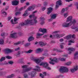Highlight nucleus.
Here are the masks:
<instances>
[{
  "label": "nucleus",
  "instance_id": "nucleus-1",
  "mask_svg": "<svg viewBox=\"0 0 78 78\" xmlns=\"http://www.w3.org/2000/svg\"><path fill=\"white\" fill-rule=\"evenodd\" d=\"M37 17H35L33 20H25L24 23H22L20 24V26L23 27L24 25H27L30 24L31 25H36V24L37 23V21L36 20Z\"/></svg>",
  "mask_w": 78,
  "mask_h": 78
},
{
  "label": "nucleus",
  "instance_id": "nucleus-2",
  "mask_svg": "<svg viewBox=\"0 0 78 78\" xmlns=\"http://www.w3.org/2000/svg\"><path fill=\"white\" fill-rule=\"evenodd\" d=\"M76 23V21L75 19H73V21H71L69 23H65L62 24V27H65V28H67L71 26L72 24H75Z\"/></svg>",
  "mask_w": 78,
  "mask_h": 78
},
{
  "label": "nucleus",
  "instance_id": "nucleus-3",
  "mask_svg": "<svg viewBox=\"0 0 78 78\" xmlns=\"http://www.w3.org/2000/svg\"><path fill=\"white\" fill-rule=\"evenodd\" d=\"M27 67H28V65H24L22 66V68L23 69L22 71L23 73L28 72V71H30L32 69V68H29L25 69V68H27Z\"/></svg>",
  "mask_w": 78,
  "mask_h": 78
},
{
  "label": "nucleus",
  "instance_id": "nucleus-4",
  "mask_svg": "<svg viewBox=\"0 0 78 78\" xmlns=\"http://www.w3.org/2000/svg\"><path fill=\"white\" fill-rule=\"evenodd\" d=\"M59 71L60 73H67L69 71V69L66 67L62 66L60 69Z\"/></svg>",
  "mask_w": 78,
  "mask_h": 78
},
{
  "label": "nucleus",
  "instance_id": "nucleus-5",
  "mask_svg": "<svg viewBox=\"0 0 78 78\" xmlns=\"http://www.w3.org/2000/svg\"><path fill=\"white\" fill-rule=\"evenodd\" d=\"M50 60L51 61L49 62L50 64H52V65H54L55 64V63H54L53 62H58V59L57 58H54L53 59H52L51 58H50Z\"/></svg>",
  "mask_w": 78,
  "mask_h": 78
},
{
  "label": "nucleus",
  "instance_id": "nucleus-6",
  "mask_svg": "<svg viewBox=\"0 0 78 78\" xmlns=\"http://www.w3.org/2000/svg\"><path fill=\"white\" fill-rule=\"evenodd\" d=\"M40 66H43L45 68H47V67H48V64L47 63V62H41V63L40 64Z\"/></svg>",
  "mask_w": 78,
  "mask_h": 78
},
{
  "label": "nucleus",
  "instance_id": "nucleus-7",
  "mask_svg": "<svg viewBox=\"0 0 78 78\" xmlns=\"http://www.w3.org/2000/svg\"><path fill=\"white\" fill-rule=\"evenodd\" d=\"M62 4L61 3V0H59L57 1L56 3V5L55 6V8H58L59 7V5H61Z\"/></svg>",
  "mask_w": 78,
  "mask_h": 78
},
{
  "label": "nucleus",
  "instance_id": "nucleus-8",
  "mask_svg": "<svg viewBox=\"0 0 78 78\" xmlns=\"http://www.w3.org/2000/svg\"><path fill=\"white\" fill-rule=\"evenodd\" d=\"M10 37L12 38H16L17 37V33H14L12 34H10Z\"/></svg>",
  "mask_w": 78,
  "mask_h": 78
},
{
  "label": "nucleus",
  "instance_id": "nucleus-9",
  "mask_svg": "<svg viewBox=\"0 0 78 78\" xmlns=\"http://www.w3.org/2000/svg\"><path fill=\"white\" fill-rule=\"evenodd\" d=\"M19 1L15 0L12 2V4L13 6H17L19 4Z\"/></svg>",
  "mask_w": 78,
  "mask_h": 78
},
{
  "label": "nucleus",
  "instance_id": "nucleus-10",
  "mask_svg": "<svg viewBox=\"0 0 78 78\" xmlns=\"http://www.w3.org/2000/svg\"><path fill=\"white\" fill-rule=\"evenodd\" d=\"M78 69V66H74V69H70L71 72L72 73L75 72V71H76Z\"/></svg>",
  "mask_w": 78,
  "mask_h": 78
},
{
  "label": "nucleus",
  "instance_id": "nucleus-11",
  "mask_svg": "<svg viewBox=\"0 0 78 78\" xmlns=\"http://www.w3.org/2000/svg\"><path fill=\"white\" fill-rule=\"evenodd\" d=\"M53 9L51 7H49L48 9V12H47V14H50L52 12Z\"/></svg>",
  "mask_w": 78,
  "mask_h": 78
},
{
  "label": "nucleus",
  "instance_id": "nucleus-12",
  "mask_svg": "<svg viewBox=\"0 0 78 78\" xmlns=\"http://www.w3.org/2000/svg\"><path fill=\"white\" fill-rule=\"evenodd\" d=\"M39 31L41 32H42L43 33H47V29H42V28H40L39 29Z\"/></svg>",
  "mask_w": 78,
  "mask_h": 78
},
{
  "label": "nucleus",
  "instance_id": "nucleus-13",
  "mask_svg": "<svg viewBox=\"0 0 78 78\" xmlns=\"http://www.w3.org/2000/svg\"><path fill=\"white\" fill-rule=\"evenodd\" d=\"M37 69H33V70L35 71H37V72H41V69H40V67L39 66H36V67Z\"/></svg>",
  "mask_w": 78,
  "mask_h": 78
},
{
  "label": "nucleus",
  "instance_id": "nucleus-14",
  "mask_svg": "<svg viewBox=\"0 0 78 78\" xmlns=\"http://www.w3.org/2000/svg\"><path fill=\"white\" fill-rule=\"evenodd\" d=\"M56 17V15L55 14L52 15L51 17V19L49 20V22H50V21H51L52 19H55Z\"/></svg>",
  "mask_w": 78,
  "mask_h": 78
},
{
  "label": "nucleus",
  "instance_id": "nucleus-15",
  "mask_svg": "<svg viewBox=\"0 0 78 78\" xmlns=\"http://www.w3.org/2000/svg\"><path fill=\"white\" fill-rule=\"evenodd\" d=\"M39 44L41 47H43V46H45L47 45V43H44L42 41H40L39 42Z\"/></svg>",
  "mask_w": 78,
  "mask_h": 78
},
{
  "label": "nucleus",
  "instance_id": "nucleus-16",
  "mask_svg": "<svg viewBox=\"0 0 78 78\" xmlns=\"http://www.w3.org/2000/svg\"><path fill=\"white\" fill-rule=\"evenodd\" d=\"M5 51L7 53H10L13 51V50L9 49V48H7L5 49Z\"/></svg>",
  "mask_w": 78,
  "mask_h": 78
},
{
  "label": "nucleus",
  "instance_id": "nucleus-17",
  "mask_svg": "<svg viewBox=\"0 0 78 78\" xmlns=\"http://www.w3.org/2000/svg\"><path fill=\"white\" fill-rule=\"evenodd\" d=\"M35 7H36V5H34L32 6H31L29 7L28 8V11H31V9H33H33H34L35 8Z\"/></svg>",
  "mask_w": 78,
  "mask_h": 78
},
{
  "label": "nucleus",
  "instance_id": "nucleus-18",
  "mask_svg": "<svg viewBox=\"0 0 78 78\" xmlns=\"http://www.w3.org/2000/svg\"><path fill=\"white\" fill-rule=\"evenodd\" d=\"M67 20L66 21V22H69V21H70V22H71V21H72V17L71 16H68L67 18Z\"/></svg>",
  "mask_w": 78,
  "mask_h": 78
},
{
  "label": "nucleus",
  "instance_id": "nucleus-19",
  "mask_svg": "<svg viewBox=\"0 0 78 78\" xmlns=\"http://www.w3.org/2000/svg\"><path fill=\"white\" fill-rule=\"evenodd\" d=\"M34 61H35L37 64H39V63H41V60L39 59H35L34 60Z\"/></svg>",
  "mask_w": 78,
  "mask_h": 78
},
{
  "label": "nucleus",
  "instance_id": "nucleus-20",
  "mask_svg": "<svg viewBox=\"0 0 78 78\" xmlns=\"http://www.w3.org/2000/svg\"><path fill=\"white\" fill-rule=\"evenodd\" d=\"M68 50H69V51H69V54H70L72 53L71 51H74L75 50V49L72 48H68Z\"/></svg>",
  "mask_w": 78,
  "mask_h": 78
},
{
  "label": "nucleus",
  "instance_id": "nucleus-21",
  "mask_svg": "<svg viewBox=\"0 0 78 78\" xmlns=\"http://www.w3.org/2000/svg\"><path fill=\"white\" fill-rule=\"evenodd\" d=\"M43 75L41 73L40 74V76L41 77H42V78H44V76H46L47 75V73L46 72H44L43 73Z\"/></svg>",
  "mask_w": 78,
  "mask_h": 78
},
{
  "label": "nucleus",
  "instance_id": "nucleus-22",
  "mask_svg": "<svg viewBox=\"0 0 78 78\" xmlns=\"http://www.w3.org/2000/svg\"><path fill=\"white\" fill-rule=\"evenodd\" d=\"M37 12V11H35L33 12V14L32 15H30L29 16V17L30 18H31V17H33L34 18V16H35V15H34V13H36V12Z\"/></svg>",
  "mask_w": 78,
  "mask_h": 78
},
{
  "label": "nucleus",
  "instance_id": "nucleus-23",
  "mask_svg": "<svg viewBox=\"0 0 78 78\" xmlns=\"http://www.w3.org/2000/svg\"><path fill=\"white\" fill-rule=\"evenodd\" d=\"M53 51H56L58 53H61V52H62V51L60 50H58L56 48H54L53 49Z\"/></svg>",
  "mask_w": 78,
  "mask_h": 78
},
{
  "label": "nucleus",
  "instance_id": "nucleus-24",
  "mask_svg": "<svg viewBox=\"0 0 78 78\" xmlns=\"http://www.w3.org/2000/svg\"><path fill=\"white\" fill-rule=\"evenodd\" d=\"M44 50L43 49H41L40 48H38L36 50L37 53H39V52H41Z\"/></svg>",
  "mask_w": 78,
  "mask_h": 78
},
{
  "label": "nucleus",
  "instance_id": "nucleus-25",
  "mask_svg": "<svg viewBox=\"0 0 78 78\" xmlns=\"http://www.w3.org/2000/svg\"><path fill=\"white\" fill-rule=\"evenodd\" d=\"M34 38L33 37V36H31L28 39V41L30 42V41L34 40Z\"/></svg>",
  "mask_w": 78,
  "mask_h": 78
},
{
  "label": "nucleus",
  "instance_id": "nucleus-26",
  "mask_svg": "<svg viewBox=\"0 0 78 78\" xmlns=\"http://www.w3.org/2000/svg\"><path fill=\"white\" fill-rule=\"evenodd\" d=\"M78 59V52H76L74 54V59Z\"/></svg>",
  "mask_w": 78,
  "mask_h": 78
},
{
  "label": "nucleus",
  "instance_id": "nucleus-27",
  "mask_svg": "<svg viewBox=\"0 0 78 78\" xmlns=\"http://www.w3.org/2000/svg\"><path fill=\"white\" fill-rule=\"evenodd\" d=\"M54 37H56L57 38H60V34H56L55 35H54Z\"/></svg>",
  "mask_w": 78,
  "mask_h": 78
},
{
  "label": "nucleus",
  "instance_id": "nucleus-28",
  "mask_svg": "<svg viewBox=\"0 0 78 78\" xmlns=\"http://www.w3.org/2000/svg\"><path fill=\"white\" fill-rule=\"evenodd\" d=\"M35 75H36V72L33 71L31 73V77H34L35 76Z\"/></svg>",
  "mask_w": 78,
  "mask_h": 78
},
{
  "label": "nucleus",
  "instance_id": "nucleus-29",
  "mask_svg": "<svg viewBox=\"0 0 78 78\" xmlns=\"http://www.w3.org/2000/svg\"><path fill=\"white\" fill-rule=\"evenodd\" d=\"M44 34H40L39 33H37V38H39V37L38 36H42V35H44Z\"/></svg>",
  "mask_w": 78,
  "mask_h": 78
},
{
  "label": "nucleus",
  "instance_id": "nucleus-30",
  "mask_svg": "<svg viewBox=\"0 0 78 78\" xmlns=\"http://www.w3.org/2000/svg\"><path fill=\"white\" fill-rule=\"evenodd\" d=\"M14 21V20L13 19H12L10 20L11 23L12 24H17L18 23V22H16L15 23L13 22Z\"/></svg>",
  "mask_w": 78,
  "mask_h": 78
},
{
  "label": "nucleus",
  "instance_id": "nucleus-31",
  "mask_svg": "<svg viewBox=\"0 0 78 78\" xmlns=\"http://www.w3.org/2000/svg\"><path fill=\"white\" fill-rule=\"evenodd\" d=\"M4 44V41L3 39H0V44L3 45Z\"/></svg>",
  "mask_w": 78,
  "mask_h": 78
},
{
  "label": "nucleus",
  "instance_id": "nucleus-32",
  "mask_svg": "<svg viewBox=\"0 0 78 78\" xmlns=\"http://www.w3.org/2000/svg\"><path fill=\"white\" fill-rule=\"evenodd\" d=\"M5 59H6V58H5V57H2L0 59V62H2V61H5Z\"/></svg>",
  "mask_w": 78,
  "mask_h": 78
},
{
  "label": "nucleus",
  "instance_id": "nucleus-33",
  "mask_svg": "<svg viewBox=\"0 0 78 78\" xmlns=\"http://www.w3.org/2000/svg\"><path fill=\"white\" fill-rule=\"evenodd\" d=\"M32 51H33V50H31V49H30L29 51H26L25 52L27 54L31 53Z\"/></svg>",
  "mask_w": 78,
  "mask_h": 78
},
{
  "label": "nucleus",
  "instance_id": "nucleus-34",
  "mask_svg": "<svg viewBox=\"0 0 78 78\" xmlns=\"http://www.w3.org/2000/svg\"><path fill=\"white\" fill-rule=\"evenodd\" d=\"M14 74H12L11 75L7 76V78H12V77H14Z\"/></svg>",
  "mask_w": 78,
  "mask_h": 78
},
{
  "label": "nucleus",
  "instance_id": "nucleus-35",
  "mask_svg": "<svg viewBox=\"0 0 78 78\" xmlns=\"http://www.w3.org/2000/svg\"><path fill=\"white\" fill-rule=\"evenodd\" d=\"M71 36H70V35H68L65 37V39H66L67 40L69 39H71Z\"/></svg>",
  "mask_w": 78,
  "mask_h": 78
},
{
  "label": "nucleus",
  "instance_id": "nucleus-36",
  "mask_svg": "<svg viewBox=\"0 0 78 78\" xmlns=\"http://www.w3.org/2000/svg\"><path fill=\"white\" fill-rule=\"evenodd\" d=\"M25 12L23 14V16H28V13H27V10L25 11Z\"/></svg>",
  "mask_w": 78,
  "mask_h": 78
},
{
  "label": "nucleus",
  "instance_id": "nucleus-37",
  "mask_svg": "<svg viewBox=\"0 0 78 78\" xmlns=\"http://www.w3.org/2000/svg\"><path fill=\"white\" fill-rule=\"evenodd\" d=\"M68 16H69V14H68L67 13H65L64 14V16L65 18H66V17H67Z\"/></svg>",
  "mask_w": 78,
  "mask_h": 78
},
{
  "label": "nucleus",
  "instance_id": "nucleus-38",
  "mask_svg": "<svg viewBox=\"0 0 78 78\" xmlns=\"http://www.w3.org/2000/svg\"><path fill=\"white\" fill-rule=\"evenodd\" d=\"M20 14H21V12H16L15 15L16 16H17V15Z\"/></svg>",
  "mask_w": 78,
  "mask_h": 78
},
{
  "label": "nucleus",
  "instance_id": "nucleus-39",
  "mask_svg": "<svg viewBox=\"0 0 78 78\" xmlns=\"http://www.w3.org/2000/svg\"><path fill=\"white\" fill-rule=\"evenodd\" d=\"M20 43H21V42L20 41H19L18 42H17L16 43H15L14 44V45H17L19 44H20Z\"/></svg>",
  "mask_w": 78,
  "mask_h": 78
},
{
  "label": "nucleus",
  "instance_id": "nucleus-40",
  "mask_svg": "<svg viewBox=\"0 0 78 78\" xmlns=\"http://www.w3.org/2000/svg\"><path fill=\"white\" fill-rule=\"evenodd\" d=\"M8 63L9 64H10L11 65H12L14 63V62L12 61H9L8 62Z\"/></svg>",
  "mask_w": 78,
  "mask_h": 78
},
{
  "label": "nucleus",
  "instance_id": "nucleus-41",
  "mask_svg": "<svg viewBox=\"0 0 78 78\" xmlns=\"http://www.w3.org/2000/svg\"><path fill=\"white\" fill-rule=\"evenodd\" d=\"M71 62H68L66 63V66H69V65H70V64H71Z\"/></svg>",
  "mask_w": 78,
  "mask_h": 78
},
{
  "label": "nucleus",
  "instance_id": "nucleus-42",
  "mask_svg": "<svg viewBox=\"0 0 78 78\" xmlns=\"http://www.w3.org/2000/svg\"><path fill=\"white\" fill-rule=\"evenodd\" d=\"M48 4V2H47L45 1L44 3V6H47Z\"/></svg>",
  "mask_w": 78,
  "mask_h": 78
},
{
  "label": "nucleus",
  "instance_id": "nucleus-43",
  "mask_svg": "<svg viewBox=\"0 0 78 78\" xmlns=\"http://www.w3.org/2000/svg\"><path fill=\"white\" fill-rule=\"evenodd\" d=\"M24 78H28V75L27 74L25 73L24 74Z\"/></svg>",
  "mask_w": 78,
  "mask_h": 78
},
{
  "label": "nucleus",
  "instance_id": "nucleus-44",
  "mask_svg": "<svg viewBox=\"0 0 78 78\" xmlns=\"http://www.w3.org/2000/svg\"><path fill=\"white\" fill-rule=\"evenodd\" d=\"M5 58H7V59H11V58H12L11 57L9 56H6L5 57Z\"/></svg>",
  "mask_w": 78,
  "mask_h": 78
},
{
  "label": "nucleus",
  "instance_id": "nucleus-45",
  "mask_svg": "<svg viewBox=\"0 0 78 78\" xmlns=\"http://www.w3.org/2000/svg\"><path fill=\"white\" fill-rule=\"evenodd\" d=\"M65 11H66V9H65V8H63L62 9L61 11V12H62V13H64V12H65Z\"/></svg>",
  "mask_w": 78,
  "mask_h": 78
},
{
  "label": "nucleus",
  "instance_id": "nucleus-46",
  "mask_svg": "<svg viewBox=\"0 0 78 78\" xmlns=\"http://www.w3.org/2000/svg\"><path fill=\"white\" fill-rule=\"evenodd\" d=\"M65 36V34H60V38L62 37H63V36Z\"/></svg>",
  "mask_w": 78,
  "mask_h": 78
},
{
  "label": "nucleus",
  "instance_id": "nucleus-47",
  "mask_svg": "<svg viewBox=\"0 0 78 78\" xmlns=\"http://www.w3.org/2000/svg\"><path fill=\"white\" fill-rule=\"evenodd\" d=\"M61 61H66V58H62L60 59Z\"/></svg>",
  "mask_w": 78,
  "mask_h": 78
},
{
  "label": "nucleus",
  "instance_id": "nucleus-48",
  "mask_svg": "<svg viewBox=\"0 0 78 78\" xmlns=\"http://www.w3.org/2000/svg\"><path fill=\"white\" fill-rule=\"evenodd\" d=\"M30 45V43H27L24 45L25 47H28Z\"/></svg>",
  "mask_w": 78,
  "mask_h": 78
},
{
  "label": "nucleus",
  "instance_id": "nucleus-49",
  "mask_svg": "<svg viewBox=\"0 0 78 78\" xmlns=\"http://www.w3.org/2000/svg\"><path fill=\"white\" fill-rule=\"evenodd\" d=\"M40 19L42 21H44V20H45V19L43 17H41Z\"/></svg>",
  "mask_w": 78,
  "mask_h": 78
},
{
  "label": "nucleus",
  "instance_id": "nucleus-50",
  "mask_svg": "<svg viewBox=\"0 0 78 78\" xmlns=\"http://www.w3.org/2000/svg\"><path fill=\"white\" fill-rule=\"evenodd\" d=\"M21 53V52H20V51H19L18 52L17 55V56H19V55H20Z\"/></svg>",
  "mask_w": 78,
  "mask_h": 78
},
{
  "label": "nucleus",
  "instance_id": "nucleus-51",
  "mask_svg": "<svg viewBox=\"0 0 78 78\" xmlns=\"http://www.w3.org/2000/svg\"><path fill=\"white\" fill-rule=\"evenodd\" d=\"M17 20H18V18H16V17L14 18V22H16Z\"/></svg>",
  "mask_w": 78,
  "mask_h": 78
},
{
  "label": "nucleus",
  "instance_id": "nucleus-52",
  "mask_svg": "<svg viewBox=\"0 0 78 78\" xmlns=\"http://www.w3.org/2000/svg\"><path fill=\"white\" fill-rule=\"evenodd\" d=\"M2 11H3V10H2L1 11V12H2V14H5V15H6L7 14V13H6V12L4 11V12H2Z\"/></svg>",
  "mask_w": 78,
  "mask_h": 78
},
{
  "label": "nucleus",
  "instance_id": "nucleus-53",
  "mask_svg": "<svg viewBox=\"0 0 78 78\" xmlns=\"http://www.w3.org/2000/svg\"><path fill=\"white\" fill-rule=\"evenodd\" d=\"M40 23L41 25H43V24H44V23H45V22L44 21H42Z\"/></svg>",
  "mask_w": 78,
  "mask_h": 78
},
{
  "label": "nucleus",
  "instance_id": "nucleus-54",
  "mask_svg": "<svg viewBox=\"0 0 78 78\" xmlns=\"http://www.w3.org/2000/svg\"><path fill=\"white\" fill-rule=\"evenodd\" d=\"M69 43H74L75 41H72V40H70L69 41Z\"/></svg>",
  "mask_w": 78,
  "mask_h": 78
},
{
  "label": "nucleus",
  "instance_id": "nucleus-55",
  "mask_svg": "<svg viewBox=\"0 0 78 78\" xmlns=\"http://www.w3.org/2000/svg\"><path fill=\"white\" fill-rule=\"evenodd\" d=\"M59 31L57 30L56 31H54V32H53V33L56 34V33H59Z\"/></svg>",
  "mask_w": 78,
  "mask_h": 78
},
{
  "label": "nucleus",
  "instance_id": "nucleus-56",
  "mask_svg": "<svg viewBox=\"0 0 78 78\" xmlns=\"http://www.w3.org/2000/svg\"><path fill=\"white\" fill-rule=\"evenodd\" d=\"M5 34V33L4 32L2 33L1 34V35L2 36H4Z\"/></svg>",
  "mask_w": 78,
  "mask_h": 78
},
{
  "label": "nucleus",
  "instance_id": "nucleus-57",
  "mask_svg": "<svg viewBox=\"0 0 78 78\" xmlns=\"http://www.w3.org/2000/svg\"><path fill=\"white\" fill-rule=\"evenodd\" d=\"M70 36H71V38H72H72H75V34H74L72 35H70Z\"/></svg>",
  "mask_w": 78,
  "mask_h": 78
},
{
  "label": "nucleus",
  "instance_id": "nucleus-58",
  "mask_svg": "<svg viewBox=\"0 0 78 78\" xmlns=\"http://www.w3.org/2000/svg\"><path fill=\"white\" fill-rule=\"evenodd\" d=\"M66 2H71L73 0H65Z\"/></svg>",
  "mask_w": 78,
  "mask_h": 78
},
{
  "label": "nucleus",
  "instance_id": "nucleus-59",
  "mask_svg": "<svg viewBox=\"0 0 78 78\" xmlns=\"http://www.w3.org/2000/svg\"><path fill=\"white\" fill-rule=\"evenodd\" d=\"M26 0H20V2L21 3H23Z\"/></svg>",
  "mask_w": 78,
  "mask_h": 78
},
{
  "label": "nucleus",
  "instance_id": "nucleus-60",
  "mask_svg": "<svg viewBox=\"0 0 78 78\" xmlns=\"http://www.w3.org/2000/svg\"><path fill=\"white\" fill-rule=\"evenodd\" d=\"M71 28L72 29H76V27H74L73 26H72L71 27Z\"/></svg>",
  "mask_w": 78,
  "mask_h": 78
},
{
  "label": "nucleus",
  "instance_id": "nucleus-61",
  "mask_svg": "<svg viewBox=\"0 0 78 78\" xmlns=\"http://www.w3.org/2000/svg\"><path fill=\"white\" fill-rule=\"evenodd\" d=\"M23 7L20 8V9H19L18 11H22L23 9Z\"/></svg>",
  "mask_w": 78,
  "mask_h": 78
},
{
  "label": "nucleus",
  "instance_id": "nucleus-62",
  "mask_svg": "<svg viewBox=\"0 0 78 78\" xmlns=\"http://www.w3.org/2000/svg\"><path fill=\"white\" fill-rule=\"evenodd\" d=\"M45 9H46V8H45V7H44L42 8V10L43 11H45Z\"/></svg>",
  "mask_w": 78,
  "mask_h": 78
},
{
  "label": "nucleus",
  "instance_id": "nucleus-63",
  "mask_svg": "<svg viewBox=\"0 0 78 78\" xmlns=\"http://www.w3.org/2000/svg\"><path fill=\"white\" fill-rule=\"evenodd\" d=\"M3 24H2V23H0V27H3Z\"/></svg>",
  "mask_w": 78,
  "mask_h": 78
},
{
  "label": "nucleus",
  "instance_id": "nucleus-64",
  "mask_svg": "<svg viewBox=\"0 0 78 78\" xmlns=\"http://www.w3.org/2000/svg\"><path fill=\"white\" fill-rule=\"evenodd\" d=\"M64 41V39L63 38H61L60 40V42H62Z\"/></svg>",
  "mask_w": 78,
  "mask_h": 78
}]
</instances>
